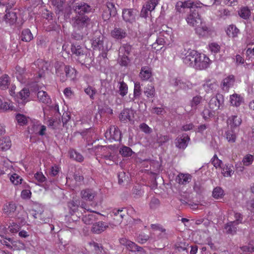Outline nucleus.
I'll use <instances>...</instances> for the list:
<instances>
[{
	"label": "nucleus",
	"instance_id": "de8ad7c7",
	"mask_svg": "<svg viewBox=\"0 0 254 254\" xmlns=\"http://www.w3.org/2000/svg\"><path fill=\"white\" fill-rule=\"evenodd\" d=\"M133 152L132 150L127 146H123L120 150V153L124 157H129L130 156Z\"/></svg>",
	"mask_w": 254,
	"mask_h": 254
},
{
	"label": "nucleus",
	"instance_id": "ea45409f",
	"mask_svg": "<svg viewBox=\"0 0 254 254\" xmlns=\"http://www.w3.org/2000/svg\"><path fill=\"white\" fill-rule=\"evenodd\" d=\"M70 158L78 162H81L83 160V156L77 151L72 150L69 152Z\"/></svg>",
	"mask_w": 254,
	"mask_h": 254
},
{
	"label": "nucleus",
	"instance_id": "f03ea898",
	"mask_svg": "<svg viewBox=\"0 0 254 254\" xmlns=\"http://www.w3.org/2000/svg\"><path fill=\"white\" fill-rule=\"evenodd\" d=\"M71 51L72 54L77 57V60L82 64L90 62L89 58L86 53V50L81 46L76 43L72 44Z\"/></svg>",
	"mask_w": 254,
	"mask_h": 254
},
{
	"label": "nucleus",
	"instance_id": "3c124183",
	"mask_svg": "<svg viewBox=\"0 0 254 254\" xmlns=\"http://www.w3.org/2000/svg\"><path fill=\"white\" fill-rule=\"evenodd\" d=\"M84 92L87 95H89L90 99L92 100L94 99V95L97 93L95 88L90 86L85 88Z\"/></svg>",
	"mask_w": 254,
	"mask_h": 254
},
{
	"label": "nucleus",
	"instance_id": "1a4fd4ad",
	"mask_svg": "<svg viewBox=\"0 0 254 254\" xmlns=\"http://www.w3.org/2000/svg\"><path fill=\"white\" fill-rule=\"evenodd\" d=\"M68 66V65L62 62H57L55 64L56 75L60 77V81L62 82L65 81L64 73Z\"/></svg>",
	"mask_w": 254,
	"mask_h": 254
},
{
	"label": "nucleus",
	"instance_id": "603ef678",
	"mask_svg": "<svg viewBox=\"0 0 254 254\" xmlns=\"http://www.w3.org/2000/svg\"><path fill=\"white\" fill-rule=\"evenodd\" d=\"M222 173L225 177H230L234 173V171L231 169L229 165H225L224 167H222Z\"/></svg>",
	"mask_w": 254,
	"mask_h": 254
},
{
	"label": "nucleus",
	"instance_id": "c03bdc74",
	"mask_svg": "<svg viewBox=\"0 0 254 254\" xmlns=\"http://www.w3.org/2000/svg\"><path fill=\"white\" fill-rule=\"evenodd\" d=\"M80 205V200L78 199H73L68 202V206L73 212H76Z\"/></svg>",
	"mask_w": 254,
	"mask_h": 254
},
{
	"label": "nucleus",
	"instance_id": "49530a36",
	"mask_svg": "<svg viewBox=\"0 0 254 254\" xmlns=\"http://www.w3.org/2000/svg\"><path fill=\"white\" fill-rule=\"evenodd\" d=\"M16 208V206L15 203L13 202H10L8 204L5 205L4 207L3 210L5 213L10 214L11 213L14 212Z\"/></svg>",
	"mask_w": 254,
	"mask_h": 254
},
{
	"label": "nucleus",
	"instance_id": "6e6552de",
	"mask_svg": "<svg viewBox=\"0 0 254 254\" xmlns=\"http://www.w3.org/2000/svg\"><path fill=\"white\" fill-rule=\"evenodd\" d=\"M137 13L138 11L136 9H124L122 12V17L126 22L132 23L135 21Z\"/></svg>",
	"mask_w": 254,
	"mask_h": 254
},
{
	"label": "nucleus",
	"instance_id": "9b49d317",
	"mask_svg": "<svg viewBox=\"0 0 254 254\" xmlns=\"http://www.w3.org/2000/svg\"><path fill=\"white\" fill-rule=\"evenodd\" d=\"M6 14L3 17V19L6 23L10 25L15 24L17 19V12L16 9H8L5 10Z\"/></svg>",
	"mask_w": 254,
	"mask_h": 254
},
{
	"label": "nucleus",
	"instance_id": "20e7f679",
	"mask_svg": "<svg viewBox=\"0 0 254 254\" xmlns=\"http://www.w3.org/2000/svg\"><path fill=\"white\" fill-rule=\"evenodd\" d=\"M125 214L126 212L123 209H114L111 214L112 220L110 222V225L117 226L120 225L122 222Z\"/></svg>",
	"mask_w": 254,
	"mask_h": 254
},
{
	"label": "nucleus",
	"instance_id": "58836bf2",
	"mask_svg": "<svg viewBox=\"0 0 254 254\" xmlns=\"http://www.w3.org/2000/svg\"><path fill=\"white\" fill-rule=\"evenodd\" d=\"M240 16L243 19H247L249 18L251 15V11L248 7H242L238 12Z\"/></svg>",
	"mask_w": 254,
	"mask_h": 254
},
{
	"label": "nucleus",
	"instance_id": "423d86ee",
	"mask_svg": "<svg viewBox=\"0 0 254 254\" xmlns=\"http://www.w3.org/2000/svg\"><path fill=\"white\" fill-rule=\"evenodd\" d=\"M121 135L119 128L115 126L111 127L105 133V137L110 140L113 139L115 141H121Z\"/></svg>",
	"mask_w": 254,
	"mask_h": 254
},
{
	"label": "nucleus",
	"instance_id": "0e129e2a",
	"mask_svg": "<svg viewBox=\"0 0 254 254\" xmlns=\"http://www.w3.org/2000/svg\"><path fill=\"white\" fill-rule=\"evenodd\" d=\"M254 160V157L253 155L249 154L246 156L243 160V162L244 165L249 166L251 164Z\"/></svg>",
	"mask_w": 254,
	"mask_h": 254
},
{
	"label": "nucleus",
	"instance_id": "f8f14e48",
	"mask_svg": "<svg viewBox=\"0 0 254 254\" xmlns=\"http://www.w3.org/2000/svg\"><path fill=\"white\" fill-rule=\"evenodd\" d=\"M112 38L117 40H121L127 36V33L125 29L115 27L111 32Z\"/></svg>",
	"mask_w": 254,
	"mask_h": 254
},
{
	"label": "nucleus",
	"instance_id": "dca6fc26",
	"mask_svg": "<svg viewBox=\"0 0 254 254\" xmlns=\"http://www.w3.org/2000/svg\"><path fill=\"white\" fill-rule=\"evenodd\" d=\"M108 227V225L106 223L100 221L93 224L91 231L93 233L100 234Z\"/></svg>",
	"mask_w": 254,
	"mask_h": 254
},
{
	"label": "nucleus",
	"instance_id": "338daca9",
	"mask_svg": "<svg viewBox=\"0 0 254 254\" xmlns=\"http://www.w3.org/2000/svg\"><path fill=\"white\" fill-rule=\"evenodd\" d=\"M193 189L197 193H201L203 191V188L199 182H194Z\"/></svg>",
	"mask_w": 254,
	"mask_h": 254
},
{
	"label": "nucleus",
	"instance_id": "4468645a",
	"mask_svg": "<svg viewBox=\"0 0 254 254\" xmlns=\"http://www.w3.org/2000/svg\"><path fill=\"white\" fill-rule=\"evenodd\" d=\"M100 214L98 213H94L90 212L89 214H85L83 216L82 220L84 223L87 225L92 224L98 219V216Z\"/></svg>",
	"mask_w": 254,
	"mask_h": 254
},
{
	"label": "nucleus",
	"instance_id": "9d476101",
	"mask_svg": "<svg viewBox=\"0 0 254 254\" xmlns=\"http://www.w3.org/2000/svg\"><path fill=\"white\" fill-rule=\"evenodd\" d=\"M198 53L194 50L188 51L183 59L184 63L191 67H193L194 64L198 55Z\"/></svg>",
	"mask_w": 254,
	"mask_h": 254
},
{
	"label": "nucleus",
	"instance_id": "bf43d9fd",
	"mask_svg": "<svg viewBox=\"0 0 254 254\" xmlns=\"http://www.w3.org/2000/svg\"><path fill=\"white\" fill-rule=\"evenodd\" d=\"M15 118L18 123L20 125H24L27 122L26 116L23 115L18 114L16 115Z\"/></svg>",
	"mask_w": 254,
	"mask_h": 254
},
{
	"label": "nucleus",
	"instance_id": "c85d7f7f",
	"mask_svg": "<svg viewBox=\"0 0 254 254\" xmlns=\"http://www.w3.org/2000/svg\"><path fill=\"white\" fill-rule=\"evenodd\" d=\"M167 29L166 31L163 30L162 31L160 32L159 36L163 37V39L169 44L170 42L172 40V29L169 28H167Z\"/></svg>",
	"mask_w": 254,
	"mask_h": 254
},
{
	"label": "nucleus",
	"instance_id": "aec40b11",
	"mask_svg": "<svg viewBox=\"0 0 254 254\" xmlns=\"http://www.w3.org/2000/svg\"><path fill=\"white\" fill-rule=\"evenodd\" d=\"M30 95L29 90L28 89L24 88L19 92V97L20 98L18 100V103L24 105L27 103L29 100L28 98Z\"/></svg>",
	"mask_w": 254,
	"mask_h": 254
},
{
	"label": "nucleus",
	"instance_id": "4d7b16f0",
	"mask_svg": "<svg viewBox=\"0 0 254 254\" xmlns=\"http://www.w3.org/2000/svg\"><path fill=\"white\" fill-rule=\"evenodd\" d=\"M10 181L15 185L21 183L22 179L16 174H13L9 177Z\"/></svg>",
	"mask_w": 254,
	"mask_h": 254
},
{
	"label": "nucleus",
	"instance_id": "f257e3e1",
	"mask_svg": "<svg viewBox=\"0 0 254 254\" xmlns=\"http://www.w3.org/2000/svg\"><path fill=\"white\" fill-rule=\"evenodd\" d=\"M91 24V19L88 16L75 15L72 19V27L76 31L87 34V28Z\"/></svg>",
	"mask_w": 254,
	"mask_h": 254
},
{
	"label": "nucleus",
	"instance_id": "5fc2aeb1",
	"mask_svg": "<svg viewBox=\"0 0 254 254\" xmlns=\"http://www.w3.org/2000/svg\"><path fill=\"white\" fill-rule=\"evenodd\" d=\"M158 1L159 0H149V1L147 2L145 6L148 10H149V11L151 12L155 9L156 6L158 3Z\"/></svg>",
	"mask_w": 254,
	"mask_h": 254
},
{
	"label": "nucleus",
	"instance_id": "b1692460",
	"mask_svg": "<svg viewBox=\"0 0 254 254\" xmlns=\"http://www.w3.org/2000/svg\"><path fill=\"white\" fill-rule=\"evenodd\" d=\"M236 222H233V221L229 222L225 225L224 229L226 230V232L229 234L234 235L235 234L237 230Z\"/></svg>",
	"mask_w": 254,
	"mask_h": 254
},
{
	"label": "nucleus",
	"instance_id": "ddd939ff",
	"mask_svg": "<svg viewBox=\"0 0 254 254\" xmlns=\"http://www.w3.org/2000/svg\"><path fill=\"white\" fill-rule=\"evenodd\" d=\"M96 194L95 191L92 189H89L83 190L80 192L82 198L88 201H92Z\"/></svg>",
	"mask_w": 254,
	"mask_h": 254
},
{
	"label": "nucleus",
	"instance_id": "f704fd0d",
	"mask_svg": "<svg viewBox=\"0 0 254 254\" xmlns=\"http://www.w3.org/2000/svg\"><path fill=\"white\" fill-rule=\"evenodd\" d=\"M230 102L233 106L238 107L242 102V98L238 94H233L230 96Z\"/></svg>",
	"mask_w": 254,
	"mask_h": 254
},
{
	"label": "nucleus",
	"instance_id": "473e14b6",
	"mask_svg": "<svg viewBox=\"0 0 254 254\" xmlns=\"http://www.w3.org/2000/svg\"><path fill=\"white\" fill-rule=\"evenodd\" d=\"M235 82V77L233 75H231L223 79V88L225 87L226 89H228L230 86H232Z\"/></svg>",
	"mask_w": 254,
	"mask_h": 254
},
{
	"label": "nucleus",
	"instance_id": "393cba45",
	"mask_svg": "<svg viewBox=\"0 0 254 254\" xmlns=\"http://www.w3.org/2000/svg\"><path fill=\"white\" fill-rule=\"evenodd\" d=\"M11 145V140L9 137H3L0 139V150L6 151L10 148Z\"/></svg>",
	"mask_w": 254,
	"mask_h": 254
},
{
	"label": "nucleus",
	"instance_id": "c9c22d12",
	"mask_svg": "<svg viewBox=\"0 0 254 254\" xmlns=\"http://www.w3.org/2000/svg\"><path fill=\"white\" fill-rule=\"evenodd\" d=\"M141 94V89L140 83L136 82L134 84L133 90V97L131 98V101H134L135 99L139 98Z\"/></svg>",
	"mask_w": 254,
	"mask_h": 254
},
{
	"label": "nucleus",
	"instance_id": "5701e85b",
	"mask_svg": "<svg viewBox=\"0 0 254 254\" xmlns=\"http://www.w3.org/2000/svg\"><path fill=\"white\" fill-rule=\"evenodd\" d=\"M191 180V176L189 174H180L177 177V182L181 185H186Z\"/></svg>",
	"mask_w": 254,
	"mask_h": 254
},
{
	"label": "nucleus",
	"instance_id": "a878e982",
	"mask_svg": "<svg viewBox=\"0 0 254 254\" xmlns=\"http://www.w3.org/2000/svg\"><path fill=\"white\" fill-rule=\"evenodd\" d=\"M76 70L74 68L68 65L64 73V76H65V81L68 78H69L70 80L74 81L76 78Z\"/></svg>",
	"mask_w": 254,
	"mask_h": 254
},
{
	"label": "nucleus",
	"instance_id": "c756f323",
	"mask_svg": "<svg viewBox=\"0 0 254 254\" xmlns=\"http://www.w3.org/2000/svg\"><path fill=\"white\" fill-rule=\"evenodd\" d=\"M131 113L132 111L129 109H126L121 113L119 118L121 121H127V120H131Z\"/></svg>",
	"mask_w": 254,
	"mask_h": 254
},
{
	"label": "nucleus",
	"instance_id": "7ed1b4c3",
	"mask_svg": "<svg viewBox=\"0 0 254 254\" xmlns=\"http://www.w3.org/2000/svg\"><path fill=\"white\" fill-rule=\"evenodd\" d=\"M72 10L76 15L88 16L87 14L93 12L92 7L88 3L81 1L75 3L72 6Z\"/></svg>",
	"mask_w": 254,
	"mask_h": 254
},
{
	"label": "nucleus",
	"instance_id": "a211bd4d",
	"mask_svg": "<svg viewBox=\"0 0 254 254\" xmlns=\"http://www.w3.org/2000/svg\"><path fill=\"white\" fill-rule=\"evenodd\" d=\"M190 140V137L187 134H184L180 138L177 139L176 145L180 149H184L188 146V143Z\"/></svg>",
	"mask_w": 254,
	"mask_h": 254
},
{
	"label": "nucleus",
	"instance_id": "72a5a7b5",
	"mask_svg": "<svg viewBox=\"0 0 254 254\" xmlns=\"http://www.w3.org/2000/svg\"><path fill=\"white\" fill-rule=\"evenodd\" d=\"M239 30L234 25H230L226 30V33L229 37H237Z\"/></svg>",
	"mask_w": 254,
	"mask_h": 254
},
{
	"label": "nucleus",
	"instance_id": "bb28decb",
	"mask_svg": "<svg viewBox=\"0 0 254 254\" xmlns=\"http://www.w3.org/2000/svg\"><path fill=\"white\" fill-rule=\"evenodd\" d=\"M195 26L196 27L195 32L198 35L204 36L208 33V27L202 21L201 24Z\"/></svg>",
	"mask_w": 254,
	"mask_h": 254
},
{
	"label": "nucleus",
	"instance_id": "69168bd1",
	"mask_svg": "<svg viewBox=\"0 0 254 254\" xmlns=\"http://www.w3.org/2000/svg\"><path fill=\"white\" fill-rule=\"evenodd\" d=\"M201 115L205 120H206L207 119L214 116L212 112L207 108H205L203 110Z\"/></svg>",
	"mask_w": 254,
	"mask_h": 254
},
{
	"label": "nucleus",
	"instance_id": "a18cd8bd",
	"mask_svg": "<svg viewBox=\"0 0 254 254\" xmlns=\"http://www.w3.org/2000/svg\"><path fill=\"white\" fill-rule=\"evenodd\" d=\"M212 195L215 199L221 198L224 195V191L220 187H216L213 190Z\"/></svg>",
	"mask_w": 254,
	"mask_h": 254
},
{
	"label": "nucleus",
	"instance_id": "6e6d98bb",
	"mask_svg": "<svg viewBox=\"0 0 254 254\" xmlns=\"http://www.w3.org/2000/svg\"><path fill=\"white\" fill-rule=\"evenodd\" d=\"M233 129H231V130H228L226 132V138L229 142H235L236 141V135L234 132Z\"/></svg>",
	"mask_w": 254,
	"mask_h": 254
},
{
	"label": "nucleus",
	"instance_id": "7c9ffc66",
	"mask_svg": "<svg viewBox=\"0 0 254 254\" xmlns=\"http://www.w3.org/2000/svg\"><path fill=\"white\" fill-rule=\"evenodd\" d=\"M21 40L26 42H30L33 38V35L29 29H25L21 32Z\"/></svg>",
	"mask_w": 254,
	"mask_h": 254
},
{
	"label": "nucleus",
	"instance_id": "e2e57ef3",
	"mask_svg": "<svg viewBox=\"0 0 254 254\" xmlns=\"http://www.w3.org/2000/svg\"><path fill=\"white\" fill-rule=\"evenodd\" d=\"M64 2L65 0H52L53 5L56 6L60 11L62 10Z\"/></svg>",
	"mask_w": 254,
	"mask_h": 254
},
{
	"label": "nucleus",
	"instance_id": "2eb2a0df",
	"mask_svg": "<svg viewBox=\"0 0 254 254\" xmlns=\"http://www.w3.org/2000/svg\"><path fill=\"white\" fill-rule=\"evenodd\" d=\"M223 103V96L219 95L216 98H212L209 103V107L213 110H218Z\"/></svg>",
	"mask_w": 254,
	"mask_h": 254
},
{
	"label": "nucleus",
	"instance_id": "6ab92c4d",
	"mask_svg": "<svg viewBox=\"0 0 254 254\" xmlns=\"http://www.w3.org/2000/svg\"><path fill=\"white\" fill-rule=\"evenodd\" d=\"M242 123L241 119L237 116L234 115L229 117L227 120V123L231 129H234L239 127Z\"/></svg>",
	"mask_w": 254,
	"mask_h": 254
},
{
	"label": "nucleus",
	"instance_id": "79ce46f5",
	"mask_svg": "<svg viewBox=\"0 0 254 254\" xmlns=\"http://www.w3.org/2000/svg\"><path fill=\"white\" fill-rule=\"evenodd\" d=\"M144 93L148 97H153L155 95V88L152 84L148 85L145 88Z\"/></svg>",
	"mask_w": 254,
	"mask_h": 254
},
{
	"label": "nucleus",
	"instance_id": "2f4dec72",
	"mask_svg": "<svg viewBox=\"0 0 254 254\" xmlns=\"http://www.w3.org/2000/svg\"><path fill=\"white\" fill-rule=\"evenodd\" d=\"M183 3V8H190V10L191 9H195L194 8H199L200 7V5L202 4V3H194L191 0H185L184 1H182Z\"/></svg>",
	"mask_w": 254,
	"mask_h": 254
},
{
	"label": "nucleus",
	"instance_id": "09e8293b",
	"mask_svg": "<svg viewBox=\"0 0 254 254\" xmlns=\"http://www.w3.org/2000/svg\"><path fill=\"white\" fill-rule=\"evenodd\" d=\"M120 86L119 87V91L120 94L122 96H125L127 93L128 87L126 83L124 81L120 82Z\"/></svg>",
	"mask_w": 254,
	"mask_h": 254
},
{
	"label": "nucleus",
	"instance_id": "052dcab7",
	"mask_svg": "<svg viewBox=\"0 0 254 254\" xmlns=\"http://www.w3.org/2000/svg\"><path fill=\"white\" fill-rule=\"evenodd\" d=\"M150 238V236L144 234H140L137 237V241L140 244H144Z\"/></svg>",
	"mask_w": 254,
	"mask_h": 254
},
{
	"label": "nucleus",
	"instance_id": "774afa93",
	"mask_svg": "<svg viewBox=\"0 0 254 254\" xmlns=\"http://www.w3.org/2000/svg\"><path fill=\"white\" fill-rule=\"evenodd\" d=\"M34 177L39 183H43L46 181V178L42 172H37Z\"/></svg>",
	"mask_w": 254,
	"mask_h": 254
},
{
	"label": "nucleus",
	"instance_id": "8fccbe9b",
	"mask_svg": "<svg viewBox=\"0 0 254 254\" xmlns=\"http://www.w3.org/2000/svg\"><path fill=\"white\" fill-rule=\"evenodd\" d=\"M202 100V98L200 96H195L193 97L192 99L190 101V106L191 107L196 109V106L199 104Z\"/></svg>",
	"mask_w": 254,
	"mask_h": 254
},
{
	"label": "nucleus",
	"instance_id": "a19ab883",
	"mask_svg": "<svg viewBox=\"0 0 254 254\" xmlns=\"http://www.w3.org/2000/svg\"><path fill=\"white\" fill-rule=\"evenodd\" d=\"M106 9L110 13V15H113V16H115L116 15L117 13V7L113 2H107Z\"/></svg>",
	"mask_w": 254,
	"mask_h": 254
},
{
	"label": "nucleus",
	"instance_id": "f3484780",
	"mask_svg": "<svg viewBox=\"0 0 254 254\" xmlns=\"http://www.w3.org/2000/svg\"><path fill=\"white\" fill-rule=\"evenodd\" d=\"M103 36H99L97 38H94L92 40V47L95 50H104Z\"/></svg>",
	"mask_w": 254,
	"mask_h": 254
},
{
	"label": "nucleus",
	"instance_id": "13d9d810",
	"mask_svg": "<svg viewBox=\"0 0 254 254\" xmlns=\"http://www.w3.org/2000/svg\"><path fill=\"white\" fill-rule=\"evenodd\" d=\"M170 139L169 135H161L158 137L157 139V143L159 144V146H161L165 143L168 142Z\"/></svg>",
	"mask_w": 254,
	"mask_h": 254
},
{
	"label": "nucleus",
	"instance_id": "0eeeda50",
	"mask_svg": "<svg viewBox=\"0 0 254 254\" xmlns=\"http://www.w3.org/2000/svg\"><path fill=\"white\" fill-rule=\"evenodd\" d=\"M188 23L192 26H197L201 24V19L198 12L195 9H191L190 13L186 18Z\"/></svg>",
	"mask_w": 254,
	"mask_h": 254
},
{
	"label": "nucleus",
	"instance_id": "39448f33",
	"mask_svg": "<svg viewBox=\"0 0 254 254\" xmlns=\"http://www.w3.org/2000/svg\"><path fill=\"white\" fill-rule=\"evenodd\" d=\"M197 59L193 68L198 70H202L209 66L210 61L204 54L199 53Z\"/></svg>",
	"mask_w": 254,
	"mask_h": 254
},
{
	"label": "nucleus",
	"instance_id": "cd10ccee",
	"mask_svg": "<svg viewBox=\"0 0 254 254\" xmlns=\"http://www.w3.org/2000/svg\"><path fill=\"white\" fill-rule=\"evenodd\" d=\"M10 84L9 77L7 74H4L0 77V88L2 90L7 89Z\"/></svg>",
	"mask_w": 254,
	"mask_h": 254
},
{
	"label": "nucleus",
	"instance_id": "4be33fe9",
	"mask_svg": "<svg viewBox=\"0 0 254 254\" xmlns=\"http://www.w3.org/2000/svg\"><path fill=\"white\" fill-rule=\"evenodd\" d=\"M37 97L39 101L46 104H49L51 102V98L46 92L43 90L39 91L37 93Z\"/></svg>",
	"mask_w": 254,
	"mask_h": 254
},
{
	"label": "nucleus",
	"instance_id": "680f3d73",
	"mask_svg": "<svg viewBox=\"0 0 254 254\" xmlns=\"http://www.w3.org/2000/svg\"><path fill=\"white\" fill-rule=\"evenodd\" d=\"M92 245L97 254H105V251L102 246H100L98 243L95 242H93Z\"/></svg>",
	"mask_w": 254,
	"mask_h": 254
},
{
	"label": "nucleus",
	"instance_id": "4c0bfd02",
	"mask_svg": "<svg viewBox=\"0 0 254 254\" xmlns=\"http://www.w3.org/2000/svg\"><path fill=\"white\" fill-rule=\"evenodd\" d=\"M130 61V59L128 56L125 54H123L122 55L119 53V63L122 66H127Z\"/></svg>",
	"mask_w": 254,
	"mask_h": 254
},
{
	"label": "nucleus",
	"instance_id": "412c9836",
	"mask_svg": "<svg viewBox=\"0 0 254 254\" xmlns=\"http://www.w3.org/2000/svg\"><path fill=\"white\" fill-rule=\"evenodd\" d=\"M152 76L151 69L148 66L142 67L139 73V76L142 80H147Z\"/></svg>",
	"mask_w": 254,
	"mask_h": 254
},
{
	"label": "nucleus",
	"instance_id": "864d4df0",
	"mask_svg": "<svg viewBox=\"0 0 254 254\" xmlns=\"http://www.w3.org/2000/svg\"><path fill=\"white\" fill-rule=\"evenodd\" d=\"M211 163L216 168H222L223 162L219 159L217 155L215 154L211 159Z\"/></svg>",
	"mask_w": 254,
	"mask_h": 254
},
{
	"label": "nucleus",
	"instance_id": "37998d69",
	"mask_svg": "<svg viewBox=\"0 0 254 254\" xmlns=\"http://www.w3.org/2000/svg\"><path fill=\"white\" fill-rule=\"evenodd\" d=\"M25 73V70L24 68L21 67L19 65H17L15 67V74L17 77V78L19 80H23V78Z\"/></svg>",
	"mask_w": 254,
	"mask_h": 254
},
{
	"label": "nucleus",
	"instance_id": "e433bc0d",
	"mask_svg": "<svg viewBox=\"0 0 254 254\" xmlns=\"http://www.w3.org/2000/svg\"><path fill=\"white\" fill-rule=\"evenodd\" d=\"M132 50L133 48L132 46L127 44H124L120 48L119 53L125 54L128 56L130 55Z\"/></svg>",
	"mask_w": 254,
	"mask_h": 254
}]
</instances>
